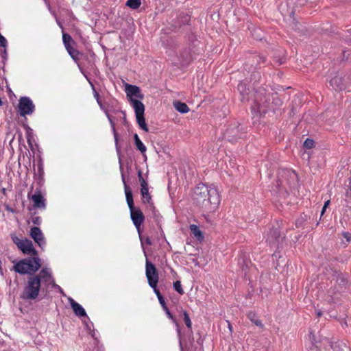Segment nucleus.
<instances>
[{"mask_svg":"<svg viewBox=\"0 0 351 351\" xmlns=\"http://www.w3.org/2000/svg\"><path fill=\"white\" fill-rule=\"evenodd\" d=\"M183 316H184V322L187 326V328L190 330L192 328V323L189 317V315L186 311H183Z\"/></svg>","mask_w":351,"mask_h":351,"instance_id":"obj_29","label":"nucleus"},{"mask_svg":"<svg viewBox=\"0 0 351 351\" xmlns=\"http://www.w3.org/2000/svg\"><path fill=\"white\" fill-rule=\"evenodd\" d=\"M140 182H141V189H147L148 188V184H147V182L145 180V179L141 180Z\"/></svg>","mask_w":351,"mask_h":351,"instance_id":"obj_39","label":"nucleus"},{"mask_svg":"<svg viewBox=\"0 0 351 351\" xmlns=\"http://www.w3.org/2000/svg\"><path fill=\"white\" fill-rule=\"evenodd\" d=\"M130 103L133 106L136 114V121L139 127L145 132H148V127L144 117L145 106L139 100L131 99Z\"/></svg>","mask_w":351,"mask_h":351,"instance_id":"obj_6","label":"nucleus"},{"mask_svg":"<svg viewBox=\"0 0 351 351\" xmlns=\"http://www.w3.org/2000/svg\"><path fill=\"white\" fill-rule=\"evenodd\" d=\"M315 335L313 334L312 332L310 333V338L312 339V341H314L315 340Z\"/></svg>","mask_w":351,"mask_h":351,"instance_id":"obj_48","label":"nucleus"},{"mask_svg":"<svg viewBox=\"0 0 351 351\" xmlns=\"http://www.w3.org/2000/svg\"><path fill=\"white\" fill-rule=\"evenodd\" d=\"M346 238L347 239V240L349 241V239H350L349 237L346 236Z\"/></svg>","mask_w":351,"mask_h":351,"instance_id":"obj_55","label":"nucleus"},{"mask_svg":"<svg viewBox=\"0 0 351 351\" xmlns=\"http://www.w3.org/2000/svg\"><path fill=\"white\" fill-rule=\"evenodd\" d=\"M141 193L143 203L152 204V196L149 193V189H141Z\"/></svg>","mask_w":351,"mask_h":351,"instance_id":"obj_24","label":"nucleus"},{"mask_svg":"<svg viewBox=\"0 0 351 351\" xmlns=\"http://www.w3.org/2000/svg\"><path fill=\"white\" fill-rule=\"evenodd\" d=\"M282 239L280 237V231L278 228H272L267 234V241L270 245L276 246Z\"/></svg>","mask_w":351,"mask_h":351,"instance_id":"obj_16","label":"nucleus"},{"mask_svg":"<svg viewBox=\"0 0 351 351\" xmlns=\"http://www.w3.org/2000/svg\"><path fill=\"white\" fill-rule=\"evenodd\" d=\"M30 236L40 247H43L45 246L46 243L45 237L39 228H32L30 230Z\"/></svg>","mask_w":351,"mask_h":351,"instance_id":"obj_15","label":"nucleus"},{"mask_svg":"<svg viewBox=\"0 0 351 351\" xmlns=\"http://www.w3.org/2000/svg\"><path fill=\"white\" fill-rule=\"evenodd\" d=\"M276 61L278 62L280 64L283 63V61L282 60V59H279V60H278Z\"/></svg>","mask_w":351,"mask_h":351,"instance_id":"obj_52","label":"nucleus"},{"mask_svg":"<svg viewBox=\"0 0 351 351\" xmlns=\"http://www.w3.org/2000/svg\"><path fill=\"white\" fill-rule=\"evenodd\" d=\"M189 60L188 59V58H183V60H182V63L183 64H186L188 62Z\"/></svg>","mask_w":351,"mask_h":351,"instance_id":"obj_45","label":"nucleus"},{"mask_svg":"<svg viewBox=\"0 0 351 351\" xmlns=\"http://www.w3.org/2000/svg\"><path fill=\"white\" fill-rule=\"evenodd\" d=\"M326 208L324 207L322 208V212H321V215H323V214L324 213V212L326 211Z\"/></svg>","mask_w":351,"mask_h":351,"instance_id":"obj_49","label":"nucleus"},{"mask_svg":"<svg viewBox=\"0 0 351 351\" xmlns=\"http://www.w3.org/2000/svg\"><path fill=\"white\" fill-rule=\"evenodd\" d=\"M173 289L178 293H180V295H183L184 294V290L182 287V285H181V282L179 281V280H177L176 282H173Z\"/></svg>","mask_w":351,"mask_h":351,"instance_id":"obj_30","label":"nucleus"},{"mask_svg":"<svg viewBox=\"0 0 351 351\" xmlns=\"http://www.w3.org/2000/svg\"><path fill=\"white\" fill-rule=\"evenodd\" d=\"M97 104H99V106H100V108L102 109V110H106L101 101V100L99 99V101H97Z\"/></svg>","mask_w":351,"mask_h":351,"instance_id":"obj_44","label":"nucleus"},{"mask_svg":"<svg viewBox=\"0 0 351 351\" xmlns=\"http://www.w3.org/2000/svg\"><path fill=\"white\" fill-rule=\"evenodd\" d=\"M321 343L324 345L325 349L328 346L334 351H351L350 346L343 341H338L333 343L328 338L325 337L321 341Z\"/></svg>","mask_w":351,"mask_h":351,"instance_id":"obj_10","label":"nucleus"},{"mask_svg":"<svg viewBox=\"0 0 351 351\" xmlns=\"http://www.w3.org/2000/svg\"><path fill=\"white\" fill-rule=\"evenodd\" d=\"M7 44L6 39L0 34V47H5Z\"/></svg>","mask_w":351,"mask_h":351,"instance_id":"obj_34","label":"nucleus"},{"mask_svg":"<svg viewBox=\"0 0 351 351\" xmlns=\"http://www.w3.org/2000/svg\"><path fill=\"white\" fill-rule=\"evenodd\" d=\"M158 299V301H159L160 305L162 306L163 309L167 308L166 302L165 301L163 296L162 295V296L159 297Z\"/></svg>","mask_w":351,"mask_h":351,"instance_id":"obj_36","label":"nucleus"},{"mask_svg":"<svg viewBox=\"0 0 351 351\" xmlns=\"http://www.w3.org/2000/svg\"><path fill=\"white\" fill-rule=\"evenodd\" d=\"M14 243L17 245L23 254L27 255H37V251L34 249L32 241L25 239H13Z\"/></svg>","mask_w":351,"mask_h":351,"instance_id":"obj_9","label":"nucleus"},{"mask_svg":"<svg viewBox=\"0 0 351 351\" xmlns=\"http://www.w3.org/2000/svg\"><path fill=\"white\" fill-rule=\"evenodd\" d=\"M90 85H91L93 90L94 97L96 99L97 101H99L100 99L99 93L96 91L93 84L91 82H90Z\"/></svg>","mask_w":351,"mask_h":351,"instance_id":"obj_37","label":"nucleus"},{"mask_svg":"<svg viewBox=\"0 0 351 351\" xmlns=\"http://www.w3.org/2000/svg\"><path fill=\"white\" fill-rule=\"evenodd\" d=\"M71 306L74 311L75 314L79 317H84L86 315L84 308L77 302H76L73 298L69 299Z\"/></svg>","mask_w":351,"mask_h":351,"instance_id":"obj_19","label":"nucleus"},{"mask_svg":"<svg viewBox=\"0 0 351 351\" xmlns=\"http://www.w3.org/2000/svg\"><path fill=\"white\" fill-rule=\"evenodd\" d=\"M104 112H105V113H106V116H107V117H108V120H109V121H110V125H111L112 128H115V127H114V122H113V121L112 120L111 117H110V115L109 114V113H108V110L106 109V110H104Z\"/></svg>","mask_w":351,"mask_h":351,"instance_id":"obj_35","label":"nucleus"},{"mask_svg":"<svg viewBox=\"0 0 351 351\" xmlns=\"http://www.w3.org/2000/svg\"><path fill=\"white\" fill-rule=\"evenodd\" d=\"M7 210L10 211V212H14V210L12 208H9V207H7Z\"/></svg>","mask_w":351,"mask_h":351,"instance_id":"obj_54","label":"nucleus"},{"mask_svg":"<svg viewBox=\"0 0 351 351\" xmlns=\"http://www.w3.org/2000/svg\"><path fill=\"white\" fill-rule=\"evenodd\" d=\"M329 204H330V200H327L325 202L324 207L327 208Z\"/></svg>","mask_w":351,"mask_h":351,"instance_id":"obj_46","label":"nucleus"},{"mask_svg":"<svg viewBox=\"0 0 351 351\" xmlns=\"http://www.w3.org/2000/svg\"><path fill=\"white\" fill-rule=\"evenodd\" d=\"M228 324H229V328H230V330H231V326H230V323H228Z\"/></svg>","mask_w":351,"mask_h":351,"instance_id":"obj_57","label":"nucleus"},{"mask_svg":"<svg viewBox=\"0 0 351 351\" xmlns=\"http://www.w3.org/2000/svg\"><path fill=\"white\" fill-rule=\"evenodd\" d=\"M6 191H7V189H5V188H2V189H1V192H2V193H3L4 195H6Z\"/></svg>","mask_w":351,"mask_h":351,"instance_id":"obj_47","label":"nucleus"},{"mask_svg":"<svg viewBox=\"0 0 351 351\" xmlns=\"http://www.w3.org/2000/svg\"><path fill=\"white\" fill-rule=\"evenodd\" d=\"M28 197L33 202V206L34 208L39 209H45L46 208L45 199L43 197L40 190H37L31 197L28 195Z\"/></svg>","mask_w":351,"mask_h":351,"instance_id":"obj_13","label":"nucleus"},{"mask_svg":"<svg viewBox=\"0 0 351 351\" xmlns=\"http://www.w3.org/2000/svg\"><path fill=\"white\" fill-rule=\"evenodd\" d=\"M248 319L253 322L256 326L263 328V324H262L261 321L258 318L256 314L253 311L248 312L247 315Z\"/></svg>","mask_w":351,"mask_h":351,"instance_id":"obj_23","label":"nucleus"},{"mask_svg":"<svg viewBox=\"0 0 351 351\" xmlns=\"http://www.w3.org/2000/svg\"><path fill=\"white\" fill-rule=\"evenodd\" d=\"M41 267V261L38 257H29L17 262L13 269L20 274L35 275Z\"/></svg>","mask_w":351,"mask_h":351,"instance_id":"obj_5","label":"nucleus"},{"mask_svg":"<svg viewBox=\"0 0 351 351\" xmlns=\"http://www.w3.org/2000/svg\"><path fill=\"white\" fill-rule=\"evenodd\" d=\"M112 130H113V133H114V137L115 143H116V144H117V141H118V134H117V132H116L115 128H112Z\"/></svg>","mask_w":351,"mask_h":351,"instance_id":"obj_40","label":"nucleus"},{"mask_svg":"<svg viewBox=\"0 0 351 351\" xmlns=\"http://www.w3.org/2000/svg\"><path fill=\"white\" fill-rule=\"evenodd\" d=\"M193 203L207 213H213L219 207L221 202L217 188L213 185L199 184L192 195Z\"/></svg>","mask_w":351,"mask_h":351,"instance_id":"obj_2","label":"nucleus"},{"mask_svg":"<svg viewBox=\"0 0 351 351\" xmlns=\"http://www.w3.org/2000/svg\"><path fill=\"white\" fill-rule=\"evenodd\" d=\"M125 91L127 97L130 98V100L133 99L132 96H135L141 99H143V95L141 93V89L137 86L126 84Z\"/></svg>","mask_w":351,"mask_h":351,"instance_id":"obj_17","label":"nucleus"},{"mask_svg":"<svg viewBox=\"0 0 351 351\" xmlns=\"http://www.w3.org/2000/svg\"><path fill=\"white\" fill-rule=\"evenodd\" d=\"M120 169L121 171V180H122L123 184L124 185L126 202H127L129 208L132 209V208H134L132 192L131 189L130 188V186L127 184V183L125 182V176L123 172V168H122L121 165L120 166Z\"/></svg>","mask_w":351,"mask_h":351,"instance_id":"obj_12","label":"nucleus"},{"mask_svg":"<svg viewBox=\"0 0 351 351\" xmlns=\"http://www.w3.org/2000/svg\"><path fill=\"white\" fill-rule=\"evenodd\" d=\"M282 104V101L278 97L277 93L259 92L256 95L255 102L252 106V110L263 115L269 110L275 111Z\"/></svg>","mask_w":351,"mask_h":351,"instance_id":"obj_3","label":"nucleus"},{"mask_svg":"<svg viewBox=\"0 0 351 351\" xmlns=\"http://www.w3.org/2000/svg\"><path fill=\"white\" fill-rule=\"evenodd\" d=\"M141 4V0H128L126 5L132 9H137Z\"/></svg>","mask_w":351,"mask_h":351,"instance_id":"obj_28","label":"nucleus"},{"mask_svg":"<svg viewBox=\"0 0 351 351\" xmlns=\"http://www.w3.org/2000/svg\"><path fill=\"white\" fill-rule=\"evenodd\" d=\"M138 180H139L140 182L141 180H144V178H143V177L142 176V172L140 170L138 171Z\"/></svg>","mask_w":351,"mask_h":351,"instance_id":"obj_42","label":"nucleus"},{"mask_svg":"<svg viewBox=\"0 0 351 351\" xmlns=\"http://www.w3.org/2000/svg\"><path fill=\"white\" fill-rule=\"evenodd\" d=\"M68 53L70 55V56L71 57V58L75 61V62H77L78 60H79V56H80V52L75 49L73 46H71L68 48H66Z\"/></svg>","mask_w":351,"mask_h":351,"instance_id":"obj_27","label":"nucleus"},{"mask_svg":"<svg viewBox=\"0 0 351 351\" xmlns=\"http://www.w3.org/2000/svg\"><path fill=\"white\" fill-rule=\"evenodd\" d=\"M32 222L35 225H40L41 223V218L38 216L32 217Z\"/></svg>","mask_w":351,"mask_h":351,"instance_id":"obj_33","label":"nucleus"},{"mask_svg":"<svg viewBox=\"0 0 351 351\" xmlns=\"http://www.w3.org/2000/svg\"><path fill=\"white\" fill-rule=\"evenodd\" d=\"M287 173H289V174L292 175L293 176H295V174L294 173V172L287 171Z\"/></svg>","mask_w":351,"mask_h":351,"instance_id":"obj_53","label":"nucleus"},{"mask_svg":"<svg viewBox=\"0 0 351 351\" xmlns=\"http://www.w3.org/2000/svg\"><path fill=\"white\" fill-rule=\"evenodd\" d=\"M62 41L65 48H68L74 44L72 37L69 34L64 32H62Z\"/></svg>","mask_w":351,"mask_h":351,"instance_id":"obj_26","label":"nucleus"},{"mask_svg":"<svg viewBox=\"0 0 351 351\" xmlns=\"http://www.w3.org/2000/svg\"><path fill=\"white\" fill-rule=\"evenodd\" d=\"M146 242H147V244H149V245H150V244H151V241H150V239H149V238H147V239H146Z\"/></svg>","mask_w":351,"mask_h":351,"instance_id":"obj_51","label":"nucleus"},{"mask_svg":"<svg viewBox=\"0 0 351 351\" xmlns=\"http://www.w3.org/2000/svg\"><path fill=\"white\" fill-rule=\"evenodd\" d=\"M237 88L241 95V100L243 101L247 99V96L249 93V88L246 87V84L243 82H240L238 84Z\"/></svg>","mask_w":351,"mask_h":351,"instance_id":"obj_22","label":"nucleus"},{"mask_svg":"<svg viewBox=\"0 0 351 351\" xmlns=\"http://www.w3.org/2000/svg\"><path fill=\"white\" fill-rule=\"evenodd\" d=\"M190 230L193 235L199 241L204 240V237L202 232L200 230L197 225L191 224L190 226Z\"/></svg>","mask_w":351,"mask_h":351,"instance_id":"obj_20","label":"nucleus"},{"mask_svg":"<svg viewBox=\"0 0 351 351\" xmlns=\"http://www.w3.org/2000/svg\"><path fill=\"white\" fill-rule=\"evenodd\" d=\"M287 171H282V173H287Z\"/></svg>","mask_w":351,"mask_h":351,"instance_id":"obj_56","label":"nucleus"},{"mask_svg":"<svg viewBox=\"0 0 351 351\" xmlns=\"http://www.w3.org/2000/svg\"><path fill=\"white\" fill-rule=\"evenodd\" d=\"M315 142L311 138H306L304 142V147L307 149L313 147Z\"/></svg>","mask_w":351,"mask_h":351,"instance_id":"obj_32","label":"nucleus"},{"mask_svg":"<svg viewBox=\"0 0 351 351\" xmlns=\"http://www.w3.org/2000/svg\"><path fill=\"white\" fill-rule=\"evenodd\" d=\"M322 312H321L320 311H317V315L318 317L322 316Z\"/></svg>","mask_w":351,"mask_h":351,"instance_id":"obj_50","label":"nucleus"},{"mask_svg":"<svg viewBox=\"0 0 351 351\" xmlns=\"http://www.w3.org/2000/svg\"><path fill=\"white\" fill-rule=\"evenodd\" d=\"M19 113L22 117L31 115L34 110L35 106L28 97H22L19 100Z\"/></svg>","mask_w":351,"mask_h":351,"instance_id":"obj_7","label":"nucleus"},{"mask_svg":"<svg viewBox=\"0 0 351 351\" xmlns=\"http://www.w3.org/2000/svg\"><path fill=\"white\" fill-rule=\"evenodd\" d=\"M42 283L44 285H51L53 287L58 289L61 293L63 292L61 287L55 283L51 269L48 267H43L38 274L29 276L27 278L21 298L25 300L37 299Z\"/></svg>","mask_w":351,"mask_h":351,"instance_id":"obj_1","label":"nucleus"},{"mask_svg":"<svg viewBox=\"0 0 351 351\" xmlns=\"http://www.w3.org/2000/svg\"><path fill=\"white\" fill-rule=\"evenodd\" d=\"M145 275L150 287L157 286L158 282V274L156 266L147 259L145 263Z\"/></svg>","mask_w":351,"mask_h":351,"instance_id":"obj_8","label":"nucleus"},{"mask_svg":"<svg viewBox=\"0 0 351 351\" xmlns=\"http://www.w3.org/2000/svg\"><path fill=\"white\" fill-rule=\"evenodd\" d=\"M330 85L337 90H341L346 88L343 77L339 75L334 77L330 80Z\"/></svg>","mask_w":351,"mask_h":351,"instance_id":"obj_18","label":"nucleus"},{"mask_svg":"<svg viewBox=\"0 0 351 351\" xmlns=\"http://www.w3.org/2000/svg\"><path fill=\"white\" fill-rule=\"evenodd\" d=\"M332 280H335V287H331L327 291L326 300L329 304H333L336 302L337 295L343 291L348 285V277L346 274L338 271H334Z\"/></svg>","mask_w":351,"mask_h":351,"instance_id":"obj_4","label":"nucleus"},{"mask_svg":"<svg viewBox=\"0 0 351 351\" xmlns=\"http://www.w3.org/2000/svg\"><path fill=\"white\" fill-rule=\"evenodd\" d=\"M134 143H135V145H136V148L142 154H144L146 152L147 149H146V147L145 146V145L143 143V142L139 138L138 134H135L134 135Z\"/></svg>","mask_w":351,"mask_h":351,"instance_id":"obj_25","label":"nucleus"},{"mask_svg":"<svg viewBox=\"0 0 351 351\" xmlns=\"http://www.w3.org/2000/svg\"><path fill=\"white\" fill-rule=\"evenodd\" d=\"M164 310L165 311L166 314L168 316V317L169 319H171L176 324L177 326H178V323H177L176 319L173 317V315L170 313V311L168 309V308L167 307V308H164ZM177 330H178V335H180V330L179 329V327H178Z\"/></svg>","mask_w":351,"mask_h":351,"instance_id":"obj_31","label":"nucleus"},{"mask_svg":"<svg viewBox=\"0 0 351 351\" xmlns=\"http://www.w3.org/2000/svg\"><path fill=\"white\" fill-rule=\"evenodd\" d=\"M56 22L58 26L63 30L64 27L62 26V23L58 19H56Z\"/></svg>","mask_w":351,"mask_h":351,"instance_id":"obj_43","label":"nucleus"},{"mask_svg":"<svg viewBox=\"0 0 351 351\" xmlns=\"http://www.w3.org/2000/svg\"><path fill=\"white\" fill-rule=\"evenodd\" d=\"M152 288L154 289V292L155 293V294L156 295L158 298L159 297L162 296L160 291L157 289V286H155V287H152Z\"/></svg>","mask_w":351,"mask_h":351,"instance_id":"obj_38","label":"nucleus"},{"mask_svg":"<svg viewBox=\"0 0 351 351\" xmlns=\"http://www.w3.org/2000/svg\"><path fill=\"white\" fill-rule=\"evenodd\" d=\"M130 211L131 219L136 228L138 230V231H139L140 227L145 220V216L143 212L138 208L134 207L132 209H130Z\"/></svg>","mask_w":351,"mask_h":351,"instance_id":"obj_11","label":"nucleus"},{"mask_svg":"<svg viewBox=\"0 0 351 351\" xmlns=\"http://www.w3.org/2000/svg\"><path fill=\"white\" fill-rule=\"evenodd\" d=\"M240 125L230 127L227 129L226 132V137L230 141H235L237 139L241 138V135L243 134V132H241L242 128H239Z\"/></svg>","mask_w":351,"mask_h":351,"instance_id":"obj_14","label":"nucleus"},{"mask_svg":"<svg viewBox=\"0 0 351 351\" xmlns=\"http://www.w3.org/2000/svg\"><path fill=\"white\" fill-rule=\"evenodd\" d=\"M255 58L257 59V61L258 62H260V61H261L262 62H265V58L263 56H255Z\"/></svg>","mask_w":351,"mask_h":351,"instance_id":"obj_41","label":"nucleus"},{"mask_svg":"<svg viewBox=\"0 0 351 351\" xmlns=\"http://www.w3.org/2000/svg\"><path fill=\"white\" fill-rule=\"evenodd\" d=\"M173 106L180 113H187L189 111V106L185 103L179 101L173 102Z\"/></svg>","mask_w":351,"mask_h":351,"instance_id":"obj_21","label":"nucleus"}]
</instances>
